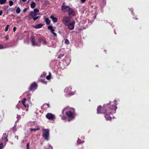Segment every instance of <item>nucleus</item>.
I'll return each instance as SVG.
<instances>
[{"instance_id":"f257e3e1","label":"nucleus","mask_w":149,"mask_h":149,"mask_svg":"<svg viewBox=\"0 0 149 149\" xmlns=\"http://www.w3.org/2000/svg\"><path fill=\"white\" fill-rule=\"evenodd\" d=\"M74 111V109L67 107L63 109L62 113H63L64 111H65L66 114L68 118V120L69 121L74 118L75 116Z\"/></svg>"},{"instance_id":"f03ea898","label":"nucleus","mask_w":149,"mask_h":149,"mask_svg":"<svg viewBox=\"0 0 149 149\" xmlns=\"http://www.w3.org/2000/svg\"><path fill=\"white\" fill-rule=\"evenodd\" d=\"M102 109H103L102 108L101 106H99L98 107L97 109V113L99 114L100 113H104L105 114L104 117L107 120H110L112 118V115L111 113L109 115V110H107L105 112H103L102 110Z\"/></svg>"},{"instance_id":"7ed1b4c3","label":"nucleus","mask_w":149,"mask_h":149,"mask_svg":"<svg viewBox=\"0 0 149 149\" xmlns=\"http://www.w3.org/2000/svg\"><path fill=\"white\" fill-rule=\"evenodd\" d=\"M31 42H32V45L33 46H39L40 45V43L42 42L44 44H46V42L45 40H43L42 39V38H41L40 39L39 42V44H38L37 43H35V40L34 38H33V37H32V39H31Z\"/></svg>"},{"instance_id":"20e7f679","label":"nucleus","mask_w":149,"mask_h":149,"mask_svg":"<svg viewBox=\"0 0 149 149\" xmlns=\"http://www.w3.org/2000/svg\"><path fill=\"white\" fill-rule=\"evenodd\" d=\"M72 88L71 87H68L66 88L64 90V92L66 95H72L74 94V93L71 91Z\"/></svg>"},{"instance_id":"39448f33","label":"nucleus","mask_w":149,"mask_h":149,"mask_svg":"<svg viewBox=\"0 0 149 149\" xmlns=\"http://www.w3.org/2000/svg\"><path fill=\"white\" fill-rule=\"evenodd\" d=\"M42 131L43 137L45 139L48 140L49 135V130L48 129H43Z\"/></svg>"},{"instance_id":"423d86ee","label":"nucleus","mask_w":149,"mask_h":149,"mask_svg":"<svg viewBox=\"0 0 149 149\" xmlns=\"http://www.w3.org/2000/svg\"><path fill=\"white\" fill-rule=\"evenodd\" d=\"M75 25V22L74 21L69 22L66 26H68V28L70 30H72L74 29Z\"/></svg>"},{"instance_id":"0eeeda50","label":"nucleus","mask_w":149,"mask_h":149,"mask_svg":"<svg viewBox=\"0 0 149 149\" xmlns=\"http://www.w3.org/2000/svg\"><path fill=\"white\" fill-rule=\"evenodd\" d=\"M70 21V18L67 16L64 17L62 20L63 23L65 26H66Z\"/></svg>"},{"instance_id":"6e6552de","label":"nucleus","mask_w":149,"mask_h":149,"mask_svg":"<svg viewBox=\"0 0 149 149\" xmlns=\"http://www.w3.org/2000/svg\"><path fill=\"white\" fill-rule=\"evenodd\" d=\"M37 14L36 13L33 11H31L30 13L26 17L30 19H32V18L36 16Z\"/></svg>"},{"instance_id":"1a4fd4ad","label":"nucleus","mask_w":149,"mask_h":149,"mask_svg":"<svg viewBox=\"0 0 149 149\" xmlns=\"http://www.w3.org/2000/svg\"><path fill=\"white\" fill-rule=\"evenodd\" d=\"M26 99L25 98H24L22 101V102L24 107L26 108V111H28V107L29 105L28 103H27L26 101Z\"/></svg>"},{"instance_id":"9d476101","label":"nucleus","mask_w":149,"mask_h":149,"mask_svg":"<svg viewBox=\"0 0 149 149\" xmlns=\"http://www.w3.org/2000/svg\"><path fill=\"white\" fill-rule=\"evenodd\" d=\"M70 8H69V7L68 6H65V3H63L62 4V9L64 12H66L68 11Z\"/></svg>"},{"instance_id":"9b49d317","label":"nucleus","mask_w":149,"mask_h":149,"mask_svg":"<svg viewBox=\"0 0 149 149\" xmlns=\"http://www.w3.org/2000/svg\"><path fill=\"white\" fill-rule=\"evenodd\" d=\"M46 117L49 120H52L55 118V116L51 113H48L46 115Z\"/></svg>"},{"instance_id":"f8f14e48","label":"nucleus","mask_w":149,"mask_h":149,"mask_svg":"<svg viewBox=\"0 0 149 149\" xmlns=\"http://www.w3.org/2000/svg\"><path fill=\"white\" fill-rule=\"evenodd\" d=\"M68 11L69 15L70 17H71L74 15V13L73 10L72 9L70 8L68 10Z\"/></svg>"},{"instance_id":"ddd939ff","label":"nucleus","mask_w":149,"mask_h":149,"mask_svg":"<svg viewBox=\"0 0 149 149\" xmlns=\"http://www.w3.org/2000/svg\"><path fill=\"white\" fill-rule=\"evenodd\" d=\"M37 86V84L34 82L31 84L29 88L30 90H35L36 89Z\"/></svg>"},{"instance_id":"4468645a","label":"nucleus","mask_w":149,"mask_h":149,"mask_svg":"<svg viewBox=\"0 0 149 149\" xmlns=\"http://www.w3.org/2000/svg\"><path fill=\"white\" fill-rule=\"evenodd\" d=\"M8 136L6 133L3 134V137H2V139L4 141L7 142L8 141V139H7Z\"/></svg>"},{"instance_id":"2eb2a0df","label":"nucleus","mask_w":149,"mask_h":149,"mask_svg":"<svg viewBox=\"0 0 149 149\" xmlns=\"http://www.w3.org/2000/svg\"><path fill=\"white\" fill-rule=\"evenodd\" d=\"M50 18L52 20V21L54 23L56 22L57 21L58 19L56 17H54V15H51L50 16Z\"/></svg>"},{"instance_id":"dca6fc26","label":"nucleus","mask_w":149,"mask_h":149,"mask_svg":"<svg viewBox=\"0 0 149 149\" xmlns=\"http://www.w3.org/2000/svg\"><path fill=\"white\" fill-rule=\"evenodd\" d=\"M43 26L42 24H38L37 25L34 26V27L36 29H39L42 27Z\"/></svg>"},{"instance_id":"f3484780","label":"nucleus","mask_w":149,"mask_h":149,"mask_svg":"<svg viewBox=\"0 0 149 149\" xmlns=\"http://www.w3.org/2000/svg\"><path fill=\"white\" fill-rule=\"evenodd\" d=\"M45 21L46 22V24L47 25H49L50 24V21L48 18H46L45 19Z\"/></svg>"},{"instance_id":"a211bd4d","label":"nucleus","mask_w":149,"mask_h":149,"mask_svg":"<svg viewBox=\"0 0 149 149\" xmlns=\"http://www.w3.org/2000/svg\"><path fill=\"white\" fill-rule=\"evenodd\" d=\"M36 3L34 2H33L31 3L30 6L32 8H35L36 7Z\"/></svg>"},{"instance_id":"6ab92c4d","label":"nucleus","mask_w":149,"mask_h":149,"mask_svg":"<svg viewBox=\"0 0 149 149\" xmlns=\"http://www.w3.org/2000/svg\"><path fill=\"white\" fill-rule=\"evenodd\" d=\"M48 29L50 30L52 33L53 31H54V30L53 29V27L51 26H49L48 28Z\"/></svg>"},{"instance_id":"aec40b11","label":"nucleus","mask_w":149,"mask_h":149,"mask_svg":"<svg viewBox=\"0 0 149 149\" xmlns=\"http://www.w3.org/2000/svg\"><path fill=\"white\" fill-rule=\"evenodd\" d=\"M111 106L113 108H114L113 110V109H112V110L113 111V112L115 113L116 112V110L117 109V107L115 105H112Z\"/></svg>"},{"instance_id":"412c9836","label":"nucleus","mask_w":149,"mask_h":149,"mask_svg":"<svg viewBox=\"0 0 149 149\" xmlns=\"http://www.w3.org/2000/svg\"><path fill=\"white\" fill-rule=\"evenodd\" d=\"M7 1V0H0V4L2 5L5 4Z\"/></svg>"},{"instance_id":"4be33fe9","label":"nucleus","mask_w":149,"mask_h":149,"mask_svg":"<svg viewBox=\"0 0 149 149\" xmlns=\"http://www.w3.org/2000/svg\"><path fill=\"white\" fill-rule=\"evenodd\" d=\"M21 11L20 9V8L18 7L16 10V12L18 14Z\"/></svg>"},{"instance_id":"5701e85b","label":"nucleus","mask_w":149,"mask_h":149,"mask_svg":"<svg viewBox=\"0 0 149 149\" xmlns=\"http://www.w3.org/2000/svg\"><path fill=\"white\" fill-rule=\"evenodd\" d=\"M77 142L79 144H80L81 143H84V141H81L80 139H78L77 141Z\"/></svg>"},{"instance_id":"b1692460","label":"nucleus","mask_w":149,"mask_h":149,"mask_svg":"<svg viewBox=\"0 0 149 149\" xmlns=\"http://www.w3.org/2000/svg\"><path fill=\"white\" fill-rule=\"evenodd\" d=\"M31 131H36V130H40V128H38L36 129H33V128H31Z\"/></svg>"},{"instance_id":"393cba45","label":"nucleus","mask_w":149,"mask_h":149,"mask_svg":"<svg viewBox=\"0 0 149 149\" xmlns=\"http://www.w3.org/2000/svg\"><path fill=\"white\" fill-rule=\"evenodd\" d=\"M65 43L67 45H68L70 43V42L69 40L68 39H66L65 40Z\"/></svg>"},{"instance_id":"a878e982","label":"nucleus","mask_w":149,"mask_h":149,"mask_svg":"<svg viewBox=\"0 0 149 149\" xmlns=\"http://www.w3.org/2000/svg\"><path fill=\"white\" fill-rule=\"evenodd\" d=\"M9 25H6V27L5 29V31H7L9 29Z\"/></svg>"},{"instance_id":"bb28decb","label":"nucleus","mask_w":149,"mask_h":149,"mask_svg":"<svg viewBox=\"0 0 149 149\" xmlns=\"http://www.w3.org/2000/svg\"><path fill=\"white\" fill-rule=\"evenodd\" d=\"M9 4L10 6H12L13 4V1H9Z\"/></svg>"},{"instance_id":"cd10ccee","label":"nucleus","mask_w":149,"mask_h":149,"mask_svg":"<svg viewBox=\"0 0 149 149\" xmlns=\"http://www.w3.org/2000/svg\"><path fill=\"white\" fill-rule=\"evenodd\" d=\"M35 13H36L39 12V10L37 8H35L34 10V11Z\"/></svg>"},{"instance_id":"c85d7f7f","label":"nucleus","mask_w":149,"mask_h":149,"mask_svg":"<svg viewBox=\"0 0 149 149\" xmlns=\"http://www.w3.org/2000/svg\"><path fill=\"white\" fill-rule=\"evenodd\" d=\"M39 18L38 16H36L34 17H33L32 19H33L34 20H36L38 19V18Z\"/></svg>"},{"instance_id":"c756f323","label":"nucleus","mask_w":149,"mask_h":149,"mask_svg":"<svg viewBox=\"0 0 149 149\" xmlns=\"http://www.w3.org/2000/svg\"><path fill=\"white\" fill-rule=\"evenodd\" d=\"M51 73H50L46 77V79H47L48 80L50 79L51 78V75H50Z\"/></svg>"},{"instance_id":"7c9ffc66","label":"nucleus","mask_w":149,"mask_h":149,"mask_svg":"<svg viewBox=\"0 0 149 149\" xmlns=\"http://www.w3.org/2000/svg\"><path fill=\"white\" fill-rule=\"evenodd\" d=\"M63 120H65L67 118L65 116H63L61 118Z\"/></svg>"},{"instance_id":"2f4dec72","label":"nucleus","mask_w":149,"mask_h":149,"mask_svg":"<svg viewBox=\"0 0 149 149\" xmlns=\"http://www.w3.org/2000/svg\"><path fill=\"white\" fill-rule=\"evenodd\" d=\"M63 54H61L60 55H59L58 56V58H61L63 56Z\"/></svg>"},{"instance_id":"473e14b6","label":"nucleus","mask_w":149,"mask_h":149,"mask_svg":"<svg viewBox=\"0 0 149 149\" xmlns=\"http://www.w3.org/2000/svg\"><path fill=\"white\" fill-rule=\"evenodd\" d=\"M3 146V143H1L0 145V149H2Z\"/></svg>"},{"instance_id":"72a5a7b5","label":"nucleus","mask_w":149,"mask_h":149,"mask_svg":"<svg viewBox=\"0 0 149 149\" xmlns=\"http://www.w3.org/2000/svg\"><path fill=\"white\" fill-rule=\"evenodd\" d=\"M29 143H28L27 144L26 148L27 149L29 148Z\"/></svg>"},{"instance_id":"f704fd0d","label":"nucleus","mask_w":149,"mask_h":149,"mask_svg":"<svg viewBox=\"0 0 149 149\" xmlns=\"http://www.w3.org/2000/svg\"><path fill=\"white\" fill-rule=\"evenodd\" d=\"M4 48L0 44V49H2Z\"/></svg>"},{"instance_id":"c9c22d12","label":"nucleus","mask_w":149,"mask_h":149,"mask_svg":"<svg viewBox=\"0 0 149 149\" xmlns=\"http://www.w3.org/2000/svg\"><path fill=\"white\" fill-rule=\"evenodd\" d=\"M27 9H28V8H24V10H23V11L24 12H26L27 10Z\"/></svg>"},{"instance_id":"e433bc0d","label":"nucleus","mask_w":149,"mask_h":149,"mask_svg":"<svg viewBox=\"0 0 149 149\" xmlns=\"http://www.w3.org/2000/svg\"><path fill=\"white\" fill-rule=\"evenodd\" d=\"M52 33L53 34V35H54V36H57V34H56L55 33V32H54V31H53Z\"/></svg>"},{"instance_id":"4c0bfd02","label":"nucleus","mask_w":149,"mask_h":149,"mask_svg":"<svg viewBox=\"0 0 149 149\" xmlns=\"http://www.w3.org/2000/svg\"><path fill=\"white\" fill-rule=\"evenodd\" d=\"M16 29V28L15 27H14L13 28V30L14 32L15 31Z\"/></svg>"},{"instance_id":"58836bf2","label":"nucleus","mask_w":149,"mask_h":149,"mask_svg":"<svg viewBox=\"0 0 149 149\" xmlns=\"http://www.w3.org/2000/svg\"><path fill=\"white\" fill-rule=\"evenodd\" d=\"M86 0H81V3H84L86 1Z\"/></svg>"},{"instance_id":"ea45409f","label":"nucleus","mask_w":149,"mask_h":149,"mask_svg":"<svg viewBox=\"0 0 149 149\" xmlns=\"http://www.w3.org/2000/svg\"><path fill=\"white\" fill-rule=\"evenodd\" d=\"M3 14V11L2 10L0 11V16L1 15Z\"/></svg>"},{"instance_id":"a19ab883","label":"nucleus","mask_w":149,"mask_h":149,"mask_svg":"<svg viewBox=\"0 0 149 149\" xmlns=\"http://www.w3.org/2000/svg\"><path fill=\"white\" fill-rule=\"evenodd\" d=\"M48 149H52V147L51 145H49V148Z\"/></svg>"},{"instance_id":"79ce46f5","label":"nucleus","mask_w":149,"mask_h":149,"mask_svg":"<svg viewBox=\"0 0 149 149\" xmlns=\"http://www.w3.org/2000/svg\"><path fill=\"white\" fill-rule=\"evenodd\" d=\"M117 102V101L116 100H115L114 101V104H116V102Z\"/></svg>"},{"instance_id":"37998d69","label":"nucleus","mask_w":149,"mask_h":149,"mask_svg":"<svg viewBox=\"0 0 149 149\" xmlns=\"http://www.w3.org/2000/svg\"><path fill=\"white\" fill-rule=\"evenodd\" d=\"M20 117V116L19 115H17V118H19Z\"/></svg>"},{"instance_id":"c03bdc74","label":"nucleus","mask_w":149,"mask_h":149,"mask_svg":"<svg viewBox=\"0 0 149 149\" xmlns=\"http://www.w3.org/2000/svg\"><path fill=\"white\" fill-rule=\"evenodd\" d=\"M26 0H22V1L24 2H25Z\"/></svg>"},{"instance_id":"a18cd8bd","label":"nucleus","mask_w":149,"mask_h":149,"mask_svg":"<svg viewBox=\"0 0 149 149\" xmlns=\"http://www.w3.org/2000/svg\"><path fill=\"white\" fill-rule=\"evenodd\" d=\"M133 18H134V19H137V18H135L134 17H133Z\"/></svg>"},{"instance_id":"49530a36","label":"nucleus","mask_w":149,"mask_h":149,"mask_svg":"<svg viewBox=\"0 0 149 149\" xmlns=\"http://www.w3.org/2000/svg\"><path fill=\"white\" fill-rule=\"evenodd\" d=\"M47 106H48V107H49V104H47Z\"/></svg>"},{"instance_id":"de8ad7c7","label":"nucleus","mask_w":149,"mask_h":149,"mask_svg":"<svg viewBox=\"0 0 149 149\" xmlns=\"http://www.w3.org/2000/svg\"><path fill=\"white\" fill-rule=\"evenodd\" d=\"M46 75V74H44V76H45Z\"/></svg>"},{"instance_id":"09e8293b","label":"nucleus","mask_w":149,"mask_h":149,"mask_svg":"<svg viewBox=\"0 0 149 149\" xmlns=\"http://www.w3.org/2000/svg\"><path fill=\"white\" fill-rule=\"evenodd\" d=\"M6 38L7 39H8L7 37H6Z\"/></svg>"},{"instance_id":"8fccbe9b","label":"nucleus","mask_w":149,"mask_h":149,"mask_svg":"<svg viewBox=\"0 0 149 149\" xmlns=\"http://www.w3.org/2000/svg\"><path fill=\"white\" fill-rule=\"evenodd\" d=\"M17 139H18V137H17Z\"/></svg>"},{"instance_id":"3c124183","label":"nucleus","mask_w":149,"mask_h":149,"mask_svg":"<svg viewBox=\"0 0 149 149\" xmlns=\"http://www.w3.org/2000/svg\"><path fill=\"white\" fill-rule=\"evenodd\" d=\"M107 105H109V104H107Z\"/></svg>"},{"instance_id":"603ef678","label":"nucleus","mask_w":149,"mask_h":149,"mask_svg":"<svg viewBox=\"0 0 149 149\" xmlns=\"http://www.w3.org/2000/svg\"><path fill=\"white\" fill-rule=\"evenodd\" d=\"M42 76H43V75H41V77H42Z\"/></svg>"}]
</instances>
